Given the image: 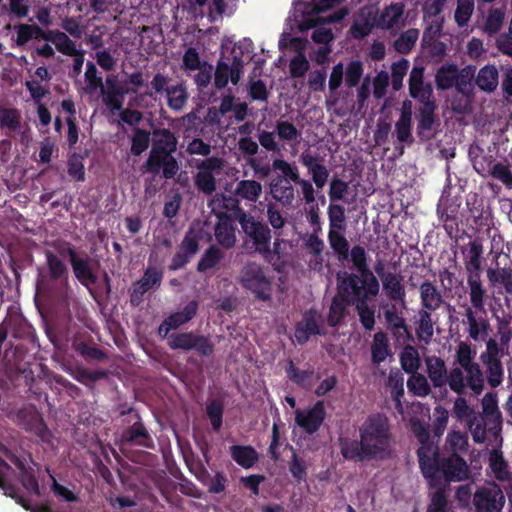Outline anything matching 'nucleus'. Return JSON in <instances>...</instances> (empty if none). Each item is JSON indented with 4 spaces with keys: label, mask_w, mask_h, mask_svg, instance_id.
<instances>
[{
    "label": "nucleus",
    "mask_w": 512,
    "mask_h": 512,
    "mask_svg": "<svg viewBox=\"0 0 512 512\" xmlns=\"http://www.w3.org/2000/svg\"><path fill=\"white\" fill-rule=\"evenodd\" d=\"M486 276L490 288L512 295V265L500 267L496 263L495 267L486 270Z\"/></svg>",
    "instance_id": "23"
},
{
    "label": "nucleus",
    "mask_w": 512,
    "mask_h": 512,
    "mask_svg": "<svg viewBox=\"0 0 512 512\" xmlns=\"http://www.w3.org/2000/svg\"><path fill=\"white\" fill-rule=\"evenodd\" d=\"M447 0H424L423 2V20L426 27L423 32L424 40H432L439 36L443 27V17L441 13Z\"/></svg>",
    "instance_id": "12"
},
{
    "label": "nucleus",
    "mask_w": 512,
    "mask_h": 512,
    "mask_svg": "<svg viewBox=\"0 0 512 512\" xmlns=\"http://www.w3.org/2000/svg\"><path fill=\"white\" fill-rule=\"evenodd\" d=\"M341 230H329L328 241L330 247L337 255L339 260H346L349 256V243L345 236L340 233Z\"/></svg>",
    "instance_id": "49"
},
{
    "label": "nucleus",
    "mask_w": 512,
    "mask_h": 512,
    "mask_svg": "<svg viewBox=\"0 0 512 512\" xmlns=\"http://www.w3.org/2000/svg\"><path fill=\"white\" fill-rule=\"evenodd\" d=\"M290 243L288 240L276 237L272 244V248L267 246V252L262 253V257L272 265H277L288 256V247Z\"/></svg>",
    "instance_id": "41"
},
{
    "label": "nucleus",
    "mask_w": 512,
    "mask_h": 512,
    "mask_svg": "<svg viewBox=\"0 0 512 512\" xmlns=\"http://www.w3.org/2000/svg\"><path fill=\"white\" fill-rule=\"evenodd\" d=\"M394 127L398 142L407 145L412 144L414 139L412 135V103L410 101L403 102L400 116Z\"/></svg>",
    "instance_id": "25"
},
{
    "label": "nucleus",
    "mask_w": 512,
    "mask_h": 512,
    "mask_svg": "<svg viewBox=\"0 0 512 512\" xmlns=\"http://www.w3.org/2000/svg\"><path fill=\"white\" fill-rule=\"evenodd\" d=\"M166 95L168 106L175 111L182 110L188 100V92L183 84L167 88Z\"/></svg>",
    "instance_id": "47"
},
{
    "label": "nucleus",
    "mask_w": 512,
    "mask_h": 512,
    "mask_svg": "<svg viewBox=\"0 0 512 512\" xmlns=\"http://www.w3.org/2000/svg\"><path fill=\"white\" fill-rule=\"evenodd\" d=\"M420 309L435 312L444 303L441 290L432 281L425 280L419 286Z\"/></svg>",
    "instance_id": "26"
},
{
    "label": "nucleus",
    "mask_w": 512,
    "mask_h": 512,
    "mask_svg": "<svg viewBox=\"0 0 512 512\" xmlns=\"http://www.w3.org/2000/svg\"><path fill=\"white\" fill-rule=\"evenodd\" d=\"M197 169L194 175V185L198 191L205 195H212L217 189L216 174H219L225 167V160L221 157L212 156L195 162Z\"/></svg>",
    "instance_id": "8"
},
{
    "label": "nucleus",
    "mask_w": 512,
    "mask_h": 512,
    "mask_svg": "<svg viewBox=\"0 0 512 512\" xmlns=\"http://www.w3.org/2000/svg\"><path fill=\"white\" fill-rule=\"evenodd\" d=\"M326 416L324 403L318 401L309 409L295 411V422L308 434L315 433L322 425Z\"/></svg>",
    "instance_id": "15"
},
{
    "label": "nucleus",
    "mask_w": 512,
    "mask_h": 512,
    "mask_svg": "<svg viewBox=\"0 0 512 512\" xmlns=\"http://www.w3.org/2000/svg\"><path fill=\"white\" fill-rule=\"evenodd\" d=\"M272 167L275 171H279L287 178H290L293 183L301 188L303 198L307 204L315 201V191L312 183L304 178H301L298 166L294 162H288L282 158H275L272 162Z\"/></svg>",
    "instance_id": "13"
},
{
    "label": "nucleus",
    "mask_w": 512,
    "mask_h": 512,
    "mask_svg": "<svg viewBox=\"0 0 512 512\" xmlns=\"http://www.w3.org/2000/svg\"><path fill=\"white\" fill-rule=\"evenodd\" d=\"M17 33L16 44L18 46H24L31 39H45V33L43 29L36 25L20 24L15 26Z\"/></svg>",
    "instance_id": "48"
},
{
    "label": "nucleus",
    "mask_w": 512,
    "mask_h": 512,
    "mask_svg": "<svg viewBox=\"0 0 512 512\" xmlns=\"http://www.w3.org/2000/svg\"><path fill=\"white\" fill-rule=\"evenodd\" d=\"M476 350L467 341H461L455 351V361L458 367L468 366L477 363L475 361Z\"/></svg>",
    "instance_id": "55"
},
{
    "label": "nucleus",
    "mask_w": 512,
    "mask_h": 512,
    "mask_svg": "<svg viewBox=\"0 0 512 512\" xmlns=\"http://www.w3.org/2000/svg\"><path fill=\"white\" fill-rule=\"evenodd\" d=\"M489 475L503 485L512 484V466L505 459L500 448H494L488 455Z\"/></svg>",
    "instance_id": "19"
},
{
    "label": "nucleus",
    "mask_w": 512,
    "mask_h": 512,
    "mask_svg": "<svg viewBox=\"0 0 512 512\" xmlns=\"http://www.w3.org/2000/svg\"><path fill=\"white\" fill-rule=\"evenodd\" d=\"M416 335L418 339L426 344L430 343L434 335V320L432 311L419 309L416 319Z\"/></svg>",
    "instance_id": "36"
},
{
    "label": "nucleus",
    "mask_w": 512,
    "mask_h": 512,
    "mask_svg": "<svg viewBox=\"0 0 512 512\" xmlns=\"http://www.w3.org/2000/svg\"><path fill=\"white\" fill-rule=\"evenodd\" d=\"M490 176L501 182L507 189H512V170L509 164L496 162L493 165Z\"/></svg>",
    "instance_id": "64"
},
{
    "label": "nucleus",
    "mask_w": 512,
    "mask_h": 512,
    "mask_svg": "<svg viewBox=\"0 0 512 512\" xmlns=\"http://www.w3.org/2000/svg\"><path fill=\"white\" fill-rule=\"evenodd\" d=\"M439 467V473L448 482H460L469 477L470 471L466 461L457 454L442 458Z\"/></svg>",
    "instance_id": "18"
},
{
    "label": "nucleus",
    "mask_w": 512,
    "mask_h": 512,
    "mask_svg": "<svg viewBox=\"0 0 512 512\" xmlns=\"http://www.w3.org/2000/svg\"><path fill=\"white\" fill-rule=\"evenodd\" d=\"M389 354L388 338L384 332H377L373 337L371 355L373 363L383 362Z\"/></svg>",
    "instance_id": "50"
},
{
    "label": "nucleus",
    "mask_w": 512,
    "mask_h": 512,
    "mask_svg": "<svg viewBox=\"0 0 512 512\" xmlns=\"http://www.w3.org/2000/svg\"><path fill=\"white\" fill-rule=\"evenodd\" d=\"M473 502L477 512H500L505 504V497L499 485L488 482L476 490Z\"/></svg>",
    "instance_id": "11"
},
{
    "label": "nucleus",
    "mask_w": 512,
    "mask_h": 512,
    "mask_svg": "<svg viewBox=\"0 0 512 512\" xmlns=\"http://www.w3.org/2000/svg\"><path fill=\"white\" fill-rule=\"evenodd\" d=\"M481 406L483 415L490 418L497 432L500 431L502 416L498 407L497 394L495 392L486 393L481 400Z\"/></svg>",
    "instance_id": "39"
},
{
    "label": "nucleus",
    "mask_w": 512,
    "mask_h": 512,
    "mask_svg": "<svg viewBox=\"0 0 512 512\" xmlns=\"http://www.w3.org/2000/svg\"><path fill=\"white\" fill-rule=\"evenodd\" d=\"M449 379V388L458 395L470 390L473 395L479 396L485 388V375L479 363L452 368Z\"/></svg>",
    "instance_id": "6"
},
{
    "label": "nucleus",
    "mask_w": 512,
    "mask_h": 512,
    "mask_svg": "<svg viewBox=\"0 0 512 512\" xmlns=\"http://www.w3.org/2000/svg\"><path fill=\"white\" fill-rule=\"evenodd\" d=\"M436 109V102L421 104L418 109L416 115L417 135L420 138L427 139L431 136V131L437 122Z\"/></svg>",
    "instance_id": "27"
},
{
    "label": "nucleus",
    "mask_w": 512,
    "mask_h": 512,
    "mask_svg": "<svg viewBox=\"0 0 512 512\" xmlns=\"http://www.w3.org/2000/svg\"><path fill=\"white\" fill-rule=\"evenodd\" d=\"M44 40L51 42L60 53L67 56L76 54L79 50L76 43L65 32L59 30H47Z\"/></svg>",
    "instance_id": "35"
},
{
    "label": "nucleus",
    "mask_w": 512,
    "mask_h": 512,
    "mask_svg": "<svg viewBox=\"0 0 512 512\" xmlns=\"http://www.w3.org/2000/svg\"><path fill=\"white\" fill-rule=\"evenodd\" d=\"M359 320L366 330H372L375 325V311L368 305V300H361L355 305Z\"/></svg>",
    "instance_id": "62"
},
{
    "label": "nucleus",
    "mask_w": 512,
    "mask_h": 512,
    "mask_svg": "<svg viewBox=\"0 0 512 512\" xmlns=\"http://www.w3.org/2000/svg\"><path fill=\"white\" fill-rule=\"evenodd\" d=\"M363 287L359 285L358 276L350 274L338 281V291L341 299L347 304L356 305L369 296L376 297L380 292V284L373 273L362 275Z\"/></svg>",
    "instance_id": "5"
},
{
    "label": "nucleus",
    "mask_w": 512,
    "mask_h": 512,
    "mask_svg": "<svg viewBox=\"0 0 512 512\" xmlns=\"http://www.w3.org/2000/svg\"><path fill=\"white\" fill-rule=\"evenodd\" d=\"M233 460L243 468H251L258 460L257 452L251 446L234 445L230 448Z\"/></svg>",
    "instance_id": "45"
},
{
    "label": "nucleus",
    "mask_w": 512,
    "mask_h": 512,
    "mask_svg": "<svg viewBox=\"0 0 512 512\" xmlns=\"http://www.w3.org/2000/svg\"><path fill=\"white\" fill-rule=\"evenodd\" d=\"M46 266L48 275L53 281H60L65 286H68V267L61 257L66 255H60L59 252H53L51 250H45Z\"/></svg>",
    "instance_id": "28"
},
{
    "label": "nucleus",
    "mask_w": 512,
    "mask_h": 512,
    "mask_svg": "<svg viewBox=\"0 0 512 512\" xmlns=\"http://www.w3.org/2000/svg\"><path fill=\"white\" fill-rule=\"evenodd\" d=\"M458 67L454 64L442 65L436 72L435 82L440 90H447L451 88L458 78Z\"/></svg>",
    "instance_id": "44"
},
{
    "label": "nucleus",
    "mask_w": 512,
    "mask_h": 512,
    "mask_svg": "<svg viewBox=\"0 0 512 512\" xmlns=\"http://www.w3.org/2000/svg\"><path fill=\"white\" fill-rule=\"evenodd\" d=\"M304 244L309 252L314 255L315 266L321 267L323 261L322 252L325 247L323 240L316 234H310L304 239ZM312 262L313 260H311V263Z\"/></svg>",
    "instance_id": "61"
},
{
    "label": "nucleus",
    "mask_w": 512,
    "mask_h": 512,
    "mask_svg": "<svg viewBox=\"0 0 512 512\" xmlns=\"http://www.w3.org/2000/svg\"><path fill=\"white\" fill-rule=\"evenodd\" d=\"M208 206L211 208L212 212L220 219V217H228V212H235V218L237 219V215H239V211H244L239 206V199L234 198L232 196H227L224 194H216L214 195Z\"/></svg>",
    "instance_id": "30"
},
{
    "label": "nucleus",
    "mask_w": 512,
    "mask_h": 512,
    "mask_svg": "<svg viewBox=\"0 0 512 512\" xmlns=\"http://www.w3.org/2000/svg\"><path fill=\"white\" fill-rule=\"evenodd\" d=\"M484 247L480 239H474L461 247L466 276L481 275Z\"/></svg>",
    "instance_id": "17"
},
{
    "label": "nucleus",
    "mask_w": 512,
    "mask_h": 512,
    "mask_svg": "<svg viewBox=\"0 0 512 512\" xmlns=\"http://www.w3.org/2000/svg\"><path fill=\"white\" fill-rule=\"evenodd\" d=\"M162 280V273L156 268H148L143 277L134 284L131 302L138 303L143 294L155 285H159Z\"/></svg>",
    "instance_id": "33"
},
{
    "label": "nucleus",
    "mask_w": 512,
    "mask_h": 512,
    "mask_svg": "<svg viewBox=\"0 0 512 512\" xmlns=\"http://www.w3.org/2000/svg\"><path fill=\"white\" fill-rule=\"evenodd\" d=\"M214 235L217 243L230 249L236 244V228L229 217H220L215 226Z\"/></svg>",
    "instance_id": "32"
},
{
    "label": "nucleus",
    "mask_w": 512,
    "mask_h": 512,
    "mask_svg": "<svg viewBox=\"0 0 512 512\" xmlns=\"http://www.w3.org/2000/svg\"><path fill=\"white\" fill-rule=\"evenodd\" d=\"M360 440L340 439L342 456L358 462L385 459L391 455L393 435L387 416L369 415L359 427Z\"/></svg>",
    "instance_id": "1"
},
{
    "label": "nucleus",
    "mask_w": 512,
    "mask_h": 512,
    "mask_svg": "<svg viewBox=\"0 0 512 512\" xmlns=\"http://www.w3.org/2000/svg\"><path fill=\"white\" fill-rule=\"evenodd\" d=\"M244 71V64L241 58L234 57L231 63L219 61L214 71V86L217 89L225 88L229 81L237 85Z\"/></svg>",
    "instance_id": "14"
},
{
    "label": "nucleus",
    "mask_w": 512,
    "mask_h": 512,
    "mask_svg": "<svg viewBox=\"0 0 512 512\" xmlns=\"http://www.w3.org/2000/svg\"><path fill=\"white\" fill-rule=\"evenodd\" d=\"M287 375L291 381L309 389L312 386V370H299L295 367L292 361L289 362L287 367Z\"/></svg>",
    "instance_id": "59"
},
{
    "label": "nucleus",
    "mask_w": 512,
    "mask_h": 512,
    "mask_svg": "<svg viewBox=\"0 0 512 512\" xmlns=\"http://www.w3.org/2000/svg\"><path fill=\"white\" fill-rule=\"evenodd\" d=\"M409 95L421 104L435 102L433 88L430 83L424 82V68L414 66L409 75Z\"/></svg>",
    "instance_id": "20"
},
{
    "label": "nucleus",
    "mask_w": 512,
    "mask_h": 512,
    "mask_svg": "<svg viewBox=\"0 0 512 512\" xmlns=\"http://www.w3.org/2000/svg\"><path fill=\"white\" fill-rule=\"evenodd\" d=\"M469 288L470 307L473 310H484L486 289L481 281V275L466 276Z\"/></svg>",
    "instance_id": "34"
},
{
    "label": "nucleus",
    "mask_w": 512,
    "mask_h": 512,
    "mask_svg": "<svg viewBox=\"0 0 512 512\" xmlns=\"http://www.w3.org/2000/svg\"><path fill=\"white\" fill-rule=\"evenodd\" d=\"M241 229L245 235L243 246L248 253L262 255L267 252V246L271 245L272 231L268 224L256 220L254 216L245 211H239L237 215Z\"/></svg>",
    "instance_id": "4"
},
{
    "label": "nucleus",
    "mask_w": 512,
    "mask_h": 512,
    "mask_svg": "<svg viewBox=\"0 0 512 512\" xmlns=\"http://www.w3.org/2000/svg\"><path fill=\"white\" fill-rule=\"evenodd\" d=\"M465 307V321L467 325L468 337L473 341L485 340L491 331V325L489 320L485 316H478L476 310H473L470 306Z\"/></svg>",
    "instance_id": "21"
},
{
    "label": "nucleus",
    "mask_w": 512,
    "mask_h": 512,
    "mask_svg": "<svg viewBox=\"0 0 512 512\" xmlns=\"http://www.w3.org/2000/svg\"><path fill=\"white\" fill-rule=\"evenodd\" d=\"M177 149V138L168 129H155L152 133V148L142 170L158 174L162 170L165 179L173 178L180 167L173 156Z\"/></svg>",
    "instance_id": "2"
},
{
    "label": "nucleus",
    "mask_w": 512,
    "mask_h": 512,
    "mask_svg": "<svg viewBox=\"0 0 512 512\" xmlns=\"http://www.w3.org/2000/svg\"><path fill=\"white\" fill-rule=\"evenodd\" d=\"M85 87L84 90L86 93L92 94L98 89H102L103 82L102 77L98 76V71L93 62H88L86 65L85 71Z\"/></svg>",
    "instance_id": "58"
},
{
    "label": "nucleus",
    "mask_w": 512,
    "mask_h": 512,
    "mask_svg": "<svg viewBox=\"0 0 512 512\" xmlns=\"http://www.w3.org/2000/svg\"><path fill=\"white\" fill-rule=\"evenodd\" d=\"M474 11V0H457V7L455 10L454 18L456 23L463 27L465 26Z\"/></svg>",
    "instance_id": "63"
},
{
    "label": "nucleus",
    "mask_w": 512,
    "mask_h": 512,
    "mask_svg": "<svg viewBox=\"0 0 512 512\" xmlns=\"http://www.w3.org/2000/svg\"><path fill=\"white\" fill-rule=\"evenodd\" d=\"M427 374L434 387H443L450 381V372H447L444 360L437 356H429L425 359Z\"/></svg>",
    "instance_id": "31"
},
{
    "label": "nucleus",
    "mask_w": 512,
    "mask_h": 512,
    "mask_svg": "<svg viewBox=\"0 0 512 512\" xmlns=\"http://www.w3.org/2000/svg\"><path fill=\"white\" fill-rule=\"evenodd\" d=\"M407 387L416 396H426L430 393V385L425 376L415 372L407 381Z\"/></svg>",
    "instance_id": "60"
},
{
    "label": "nucleus",
    "mask_w": 512,
    "mask_h": 512,
    "mask_svg": "<svg viewBox=\"0 0 512 512\" xmlns=\"http://www.w3.org/2000/svg\"><path fill=\"white\" fill-rule=\"evenodd\" d=\"M275 133L284 142H295L301 136V131L288 120H278L275 123Z\"/></svg>",
    "instance_id": "53"
},
{
    "label": "nucleus",
    "mask_w": 512,
    "mask_h": 512,
    "mask_svg": "<svg viewBox=\"0 0 512 512\" xmlns=\"http://www.w3.org/2000/svg\"><path fill=\"white\" fill-rule=\"evenodd\" d=\"M477 86L486 92L494 91L498 86V70L493 65L482 67L476 78Z\"/></svg>",
    "instance_id": "43"
},
{
    "label": "nucleus",
    "mask_w": 512,
    "mask_h": 512,
    "mask_svg": "<svg viewBox=\"0 0 512 512\" xmlns=\"http://www.w3.org/2000/svg\"><path fill=\"white\" fill-rule=\"evenodd\" d=\"M198 310V302L193 300L190 301L182 311L175 312L171 314L167 319L169 320V324L171 323L172 327L177 329L181 325L190 321L197 313Z\"/></svg>",
    "instance_id": "54"
},
{
    "label": "nucleus",
    "mask_w": 512,
    "mask_h": 512,
    "mask_svg": "<svg viewBox=\"0 0 512 512\" xmlns=\"http://www.w3.org/2000/svg\"><path fill=\"white\" fill-rule=\"evenodd\" d=\"M290 178L276 177L269 184L272 198L283 206H291L296 200V189Z\"/></svg>",
    "instance_id": "24"
},
{
    "label": "nucleus",
    "mask_w": 512,
    "mask_h": 512,
    "mask_svg": "<svg viewBox=\"0 0 512 512\" xmlns=\"http://www.w3.org/2000/svg\"><path fill=\"white\" fill-rule=\"evenodd\" d=\"M339 0H314V6L308 11H302L301 19H297L301 31L314 29L312 40L317 44L329 45L334 39L332 30L327 25L341 21L348 12L339 10L327 17H320L319 13L332 8Z\"/></svg>",
    "instance_id": "3"
},
{
    "label": "nucleus",
    "mask_w": 512,
    "mask_h": 512,
    "mask_svg": "<svg viewBox=\"0 0 512 512\" xmlns=\"http://www.w3.org/2000/svg\"><path fill=\"white\" fill-rule=\"evenodd\" d=\"M382 289L389 300L399 301L405 308L406 305V290L403 284V277L393 272L385 276L381 281Z\"/></svg>",
    "instance_id": "29"
},
{
    "label": "nucleus",
    "mask_w": 512,
    "mask_h": 512,
    "mask_svg": "<svg viewBox=\"0 0 512 512\" xmlns=\"http://www.w3.org/2000/svg\"><path fill=\"white\" fill-rule=\"evenodd\" d=\"M343 77L344 65L342 63L334 65L328 80L329 95H327L325 99L327 110H331L337 103V98L334 96V93L341 86Z\"/></svg>",
    "instance_id": "42"
},
{
    "label": "nucleus",
    "mask_w": 512,
    "mask_h": 512,
    "mask_svg": "<svg viewBox=\"0 0 512 512\" xmlns=\"http://www.w3.org/2000/svg\"><path fill=\"white\" fill-rule=\"evenodd\" d=\"M405 4L393 2L379 9L374 16L375 26L391 33H397L406 25Z\"/></svg>",
    "instance_id": "10"
},
{
    "label": "nucleus",
    "mask_w": 512,
    "mask_h": 512,
    "mask_svg": "<svg viewBox=\"0 0 512 512\" xmlns=\"http://www.w3.org/2000/svg\"><path fill=\"white\" fill-rule=\"evenodd\" d=\"M419 465L424 477L434 482L439 474L438 447L433 445L420 446L418 449Z\"/></svg>",
    "instance_id": "22"
},
{
    "label": "nucleus",
    "mask_w": 512,
    "mask_h": 512,
    "mask_svg": "<svg viewBox=\"0 0 512 512\" xmlns=\"http://www.w3.org/2000/svg\"><path fill=\"white\" fill-rule=\"evenodd\" d=\"M13 421L25 430L36 434L42 439H45L47 436L46 426L41 415L34 406H26L19 409L15 413Z\"/></svg>",
    "instance_id": "16"
},
{
    "label": "nucleus",
    "mask_w": 512,
    "mask_h": 512,
    "mask_svg": "<svg viewBox=\"0 0 512 512\" xmlns=\"http://www.w3.org/2000/svg\"><path fill=\"white\" fill-rule=\"evenodd\" d=\"M60 255L69 257L73 273L76 279L84 286L97 282V276L93 273L91 261L88 256L81 257L69 243L53 242L51 244Z\"/></svg>",
    "instance_id": "9"
},
{
    "label": "nucleus",
    "mask_w": 512,
    "mask_h": 512,
    "mask_svg": "<svg viewBox=\"0 0 512 512\" xmlns=\"http://www.w3.org/2000/svg\"><path fill=\"white\" fill-rule=\"evenodd\" d=\"M21 127V112L12 107L0 104V128L8 131H17Z\"/></svg>",
    "instance_id": "46"
},
{
    "label": "nucleus",
    "mask_w": 512,
    "mask_h": 512,
    "mask_svg": "<svg viewBox=\"0 0 512 512\" xmlns=\"http://www.w3.org/2000/svg\"><path fill=\"white\" fill-rule=\"evenodd\" d=\"M485 368V379L491 388H497L504 381V366L502 360L480 359Z\"/></svg>",
    "instance_id": "38"
},
{
    "label": "nucleus",
    "mask_w": 512,
    "mask_h": 512,
    "mask_svg": "<svg viewBox=\"0 0 512 512\" xmlns=\"http://www.w3.org/2000/svg\"><path fill=\"white\" fill-rule=\"evenodd\" d=\"M418 38L419 30L416 28H410L398 36L394 41V48L399 53L407 54L413 49Z\"/></svg>",
    "instance_id": "51"
},
{
    "label": "nucleus",
    "mask_w": 512,
    "mask_h": 512,
    "mask_svg": "<svg viewBox=\"0 0 512 512\" xmlns=\"http://www.w3.org/2000/svg\"><path fill=\"white\" fill-rule=\"evenodd\" d=\"M263 192V186L256 180H241L236 184L234 195L241 200L257 202Z\"/></svg>",
    "instance_id": "37"
},
{
    "label": "nucleus",
    "mask_w": 512,
    "mask_h": 512,
    "mask_svg": "<svg viewBox=\"0 0 512 512\" xmlns=\"http://www.w3.org/2000/svg\"><path fill=\"white\" fill-rule=\"evenodd\" d=\"M237 280L243 288L251 291L257 298L269 299L271 281L261 264L255 261L247 262L240 270Z\"/></svg>",
    "instance_id": "7"
},
{
    "label": "nucleus",
    "mask_w": 512,
    "mask_h": 512,
    "mask_svg": "<svg viewBox=\"0 0 512 512\" xmlns=\"http://www.w3.org/2000/svg\"><path fill=\"white\" fill-rule=\"evenodd\" d=\"M373 26L375 23L370 11L363 9L355 16L350 33L356 39L364 38L371 32Z\"/></svg>",
    "instance_id": "40"
},
{
    "label": "nucleus",
    "mask_w": 512,
    "mask_h": 512,
    "mask_svg": "<svg viewBox=\"0 0 512 512\" xmlns=\"http://www.w3.org/2000/svg\"><path fill=\"white\" fill-rule=\"evenodd\" d=\"M402 368L410 374H414L420 368L421 362L417 349L413 346H406L400 356Z\"/></svg>",
    "instance_id": "52"
},
{
    "label": "nucleus",
    "mask_w": 512,
    "mask_h": 512,
    "mask_svg": "<svg viewBox=\"0 0 512 512\" xmlns=\"http://www.w3.org/2000/svg\"><path fill=\"white\" fill-rule=\"evenodd\" d=\"M13 462L16 465V467L20 470V481H21L22 485L24 486V488L27 491L38 495L39 494V485H38V481L35 478V475L31 471L26 469L23 461L19 460L18 458H15L13 460Z\"/></svg>",
    "instance_id": "57"
},
{
    "label": "nucleus",
    "mask_w": 512,
    "mask_h": 512,
    "mask_svg": "<svg viewBox=\"0 0 512 512\" xmlns=\"http://www.w3.org/2000/svg\"><path fill=\"white\" fill-rule=\"evenodd\" d=\"M224 257L223 252L216 246H210L197 264L199 272H205L216 266Z\"/></svg>",
    "instance_id": "56"
}]
</instances>
